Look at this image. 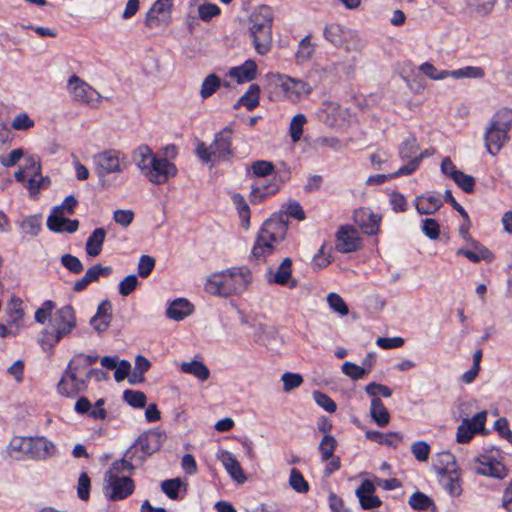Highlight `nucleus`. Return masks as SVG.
<instances>
[{"label":"nucleus","instance_id":"nucleus-4","mask_svg":"<svg viewBox=\"0 0 512 512\" xmlns=\"http://www.w3.org/2000/svg\"><path fill=\"white\" fill-rule=\"evenodd\" d=\"M273 20V11L267 5L255 8L249 16V35L260 55H266L272 48Z\"/></svg>","mask_w":512,"mask_h":512},{"label":"nucleus","instance_id":"nucleus-56","mask_svg":"<svg viewBox=\"0 0 512 512\" xmlns=\"http://www.w3.org/2000/svg\"><path fill=\"white\" fill-rule=\"evenodd\" d=\"M133 460H130L124 455V458L116 460L112 463L111 468L106 475H120L124 472H132L134 470Z\"/></svg>","mask_w":512,"mask_h":512},{"label":"nucleus","instance_id":"nucleus-38","mask_svg":"<svg viewBox=\"0 0 512 512\" xmlns=\"http://www.w3.org/2000/svg\"><path fill=\"white\" fill-rule=\"evenodd\" d=\"M260 87L258 84H251L248 90L239 98L237 104L234 106H244L248 111H252L259 105Z\"/></svg>","mask_w":512,"mask_h":512},{"label":"nucleus","instance_id":"nucleus-63","mask_svg":"<svg viewBox=\"0 0 512 512\" xmlns=\"http://www.w3.org/2000/svg\"><path fill=\"white\" fill-rule=\"evenodd\" d=\"M342 372L352 380L362 379L367 374L366 368L348 361L342 365Z\"/></svg>","mask_w":512,"mask_h":512},{"label":"nucleus","instance_id":"nucleus-42","mask_svg":"<svg viewBox=\"0 0 512 512\" xmlns=\"http://www.w3.org/2000/svg\"><path fill=\"white\" fill-rule=\"evenodd\" d=\"M332 260V247L324 242L318 252L313 256L311 265L314 270H322L326 268Z\"/></svg>","mask_w":512,"mask_h":512},{"label":"nucleus","instance_id":"nucleus-55","mask_svg":"<svg viewBox=\"0 0 512 512\" xmlns=\"http://www.w3.org/2000/svg\"><path fill=\"white\" fill-rule=\"evenodd\" d=\"M452 180L465 193H472L474 191L475 178L473 176L460 171L459 173L454 174V179Z\"/></svg>","mask_w":512,"mask_h":512},{"label":"nucleus","instance_id":"nucleus-20","mask_svg":"<svg viewBox=\"0 0 512 512\" xmlns=\"http://www.w3.org/2000/svg\"><path fill=\"white\" fill-rule=\"evenodd\" d=\"M284 181V179L273 177V179L266 184L252 185L249 201L252 204H259L263 202L268 197L276 194L280 190Z\"/></svg>","mask_w":512,"mask_h":512},{"label":"nucleus","instance_id":"nucleus-44","mask_svg":"<svg viewBox=\"0 0 512 512\" xmlns=\"http://www.w3.org/2000/svg\"><path fill=\"white\" fill-rule=\"evenodd\" d=\"M221 86V79L218 75L209 74L202 82L200 96L202 99L211 97Z\"/></svg>","mask_w":512,"mask_h":512},{"label":"nucleus","instance_id":"nucleus-62","mask_svg":"<svg viewBox=\"0 0 512 512\" xmlns=\"http://www.w3.org/2000/svg\"><path fill=\"white\" fill-rule=\"evenodd\" d=\"M252 172L257 177L271 175L274 171V164L266 160H257L251 165Z\"/></svg>","mask_w":512,"mask_h":512},{"label":"nucleus","instance_id":"nucleus-9","mask_svg":"<svg viewBox=\"0 0 512 512\" xmlns=\"http://www.w3.org/2000/svg\"><path fill=\"white\" fill-rule=\"evenodd\" d=\"M162 434L156 430L142 433L126 451V457L140 463L144 462L162 446Z\"/></svg>","mask_w":512,"mask_h":512},{"label":"nucleus","instance_id":"nucleus-58","mask_svg":"<svg viewBox=\"0 0 512 512\" xmlns=\"http://www.w3.org/2000/svg\"><path fill=\"white\" fill-rule=\"evenodd\" d=\"M199 18L204 22H209L212 18L220 15L221 9L214 3H204L198 7Z\"/></svg>","mask_w":512,"mask_h":512},{"label":"nucleus","instance_id":"nucleus-46","mask_svg":"<svg viewBox=\"0 0 512 512\" xmlns=\"http://www.w3.org/2000/svg\"><path fill=\"white\" fill-rule=\"evenodd\" d=\"M485 76V71L481 67L476 66H466L460 69H456L450 71L449 77L455 79L461 78H483Z\"/></svg>","mask_w":512,"mask_h":512},{"label":"nucleus","instance_id":"nucleus-50","mask_svg":"<svg viewBox=\"0 0 512 512\" xmlns=\"http://www.w3.org/2000/svg\"><path fill=\"white\" fill-rule=\"evenodd\" d=\"M56 304L52 300H46L42 305L34 312V320L38 323L44 324L47 320L52 319V312L55 309Z\"/></svg>","mask_w":512,"mask_h":512},{"label":"nucleus","instance_id":"nucleus-33","mask_svg":"<svg viewBox=\"0 0 512 512\" xmlns=\"http://www.w3.org/2000/svg\"><path fill=\"white\" fill-rule=\"evenodd\" d=\"M74 410L78 414H87L90 418L94 420H104L106 418L107 412L104 408H92L91 402L87 397H80L74 406Z\"/></svg>","mask_w":512,"mask_h":512},{"label":"nucleus","instance_id":"nucleus-29","mask_svg":"<svg viewBox=\"0 0 512 512\" xmlns=\"http://www.w3.org/2000/svg\"><path fill=\"white\" fill-rule=\"evenodd\" d=\"M156 155L148 145H140L133 152L132 159L137 168L144 175L149 166L156 159Z\"/></svg>","mask_w":512,"mask_h":512},{"label":"nucleus","instance_id":"nucleus-16","mask_svg":"<svg viewBox=\"0 0 512 512\" xmlns=\"http://www.w3.org/2000/svg\"><path fill=\"white\" fill-rule=\"evenodd\" d=\"M96 171L100 177L108 174L122 172L125 164L120 159V152L117 150H107L94 156Z\"/></svg>","mask_w":512,"mask_h":512},{"label":"nucleus","instance_id":"nucleus-26","mask_svg":"<svg viewBox=\"0 0 512 512\" xmlns=\"http://www.w3.org/2000/svg\"><path fill=\"white\" fill-rule=\"evenodd\" d=\"M112 320V306L108 300H103L97 308L96 314L91 319L95 330L103 332L107 330Z\"/></svg>","mask_w":512,"mask_h":512},{"label":"nucleus","instance_id":"nucleus-34","mask_svg":"<svg viewBox=\"0 0 512 512\" xmlns=\"http://www.w3.org/2000/svg\"><path fill=\"white\" fill-rule=\"evenodd\" d=\"M32 452V437L15 436L10 442V455L22 459Z\"/></svg>","mask_w":512,"mask_h":512},{"label":"nucleus","instance_id":"nucleus-27","mask_svg":"<svg viewBox=\"0 0 512 512\" xmlns=\"http://www.w3.org/2000/svg\"><path fill=\"white\" fill-rule=\"evenodd\" d=\"M365 437L377 444L397 448L403 441V435L399 432L383 433L377 430H367Z\"/></svg>","mask_w":512,"mask_h":512},{"label":"nucleus","instance_id":"nucleus-2","mask_svg":"<svg viewBox=\"0 0 512 512\" xmlns=\"http://www.w3.org/2000/svg\"><path fill=\"white\" fill-rule=\"evenodd\" d=\"M265 89L272 100L299 102L312 93V86L301 79L279 72H269L265 76Z\"/></svg>","mask_w":512,"mask_h":512},{"label":"nucleus","instance_id":"nucleus-15","mask_svg":"<svg viewBox=\"0 0 512 512\" xmlns=\"http://www.w3.org/2000/svg\"><path fill=\"white\" fill-rule=\"evenodd\" d=\"M486 420V411L475 414L471 419L464 418L457 428L456 441L462 444L470 442L475 434L484 430Z\"/></svg>","mask_w":512,"mask_h":512},{"label":"nucleus","instance_id":"nucleus-49","mask_svg":"<svg viewBox=\"0 0 512 512\" xmlns=\"http://www.w3.org/2000/svg\"><path fill=\"white\" fill-rule=\"evenodd\" d=\"M150 366L151 363L146 357L138 355L135 359V370L130 378V382L134 384L143 381L142 375L149 370Z\"/></svg>","mask_w":512,"mask_h":512},{"label":"nucleus","instance_id":"nucleus-18","mask_svg":"<svg viewBox=\"0 0 512 512\" xmlns=\"http://www.w3.org/2000/svg\"><path fill=\"white\" fill-rule=\"evenodd\" d=\"M292 266L291 258H284L275 272L272 269L269 270L267 282L269 284L287 286L290 289L296 288L298 281L292 277Z\"/></svg>","mask_w":512,"mask_h":512},{"label":"nucleus","instance_id":"nucleus-11","mask_svg":"<svg viewBox=\"0 0 512 512\" xmlns=\"http://www.w3.org/2000/svg\"><path fill=\"white\" fill-rule=\"evenodd\" d=\"M135 482L132 478L120 475H105L103 492L110 501H120L134 493Z\"/></svg>","mask_w":512,"mask_h":512},{"label":"nucleus","instance_id":"nucleus-17","mask_svg":"<svg viewBox=\"0 0 512 512\" xmlns=\"http://www.w3.org/2000/svg\"><path fill=\"white\" fill-rule=\"evenodd\" d=\"M353 220L366 235L373 236L380 232L382 215L374 213L369 208L360 207L356 209L353 213Z\"/></svg>","mask_w":512,"mask_h":512},{"label":"nucleus","instance_id":"nucleus-21","mask_svg":"<svg viewBox=\"0 0 512 512\" xmlns=\"http://www.w3.org/2000/svg\"><path fill=\"white\" fill-rule=\"evenodd\" d=\"M375 486L369 480H364L360 487L356 490V495L359 498L361 507L365 510L378 508L381 506L382 501L374 495Z\"/></svg>","mask_w":512,"mask_h":512},{"label":"nucleus","instance_id":"nucleus-51","mask_svg":"<svg viewBox=\"0 0 512 512\" xmlns=\"http://www.w3.org/2000/svg\"><path fill=\"white\" fill-rule=\"evenodd\" d=\"M289 483L298 493H306L309 490L308 482L305 480L302 473L296 468H293L290 472Z\"/></svg>","mask_w":512,"mask_h":512},{"label":"nucleus","instance_id":"nucleus-19","mask_svg":"<svg viewBox=\"0 0 512 512\" xmlns=\"http://www.w3.org/2000/svg\"><path fill=\"white\" fill-rule=\"evenodd\" d=\"M469 247H462L456 251V255L467 258L472 263L486 261L488 263L494 260V254L478 240L474 239L468 242Z\"/></svg>","mask_w":512,"mask_h":512},{"label":"nucleus","instance_id":"nucleus-61","mask_svg":"<svg viewBox=\"0 0 512 512\" xmlns=\"http://www.w3.org/2000/svg\"><path fill=\"white\" fill-rule=\"evenodd\" d=\"M77 205L78 200L73 195H69L65 197L60 206H57L53 209L52 214H59L64 216V214L66 213L68 215H72Z\"/></svg>","mask_w":512,"mask_h":512},{"label":"nucleus","instance_id":"nucleus-40","mask_svg":"<svg viewBox=\"0 0 512 512\" xmlns=\"http://www.w3.org/2000/svg\"><path fill=\"white\" fill-rule=\"evenodd\" d=\"M56 446L45 437H34V458L46 459L56 454Z\"/></svg>","mask_w":512,"mask_h":512},{"label":"nucleus","instance_id":"nucleus-3","mask_svg":"<svg viewBox=\"0 0 512 512\" xmlns=\"http://www.w3.org/2000/svg\"><path fill=\"white\" fill-rule=\"evenodd\" d=\"M287 230V221L281 217L267 219L257 233L250 258L257 262H265L266 258L274 252L275 245L285 238Z\"/></svg>","mask_w":512,"mask_h":512},{"label":"nucleus","instance_id":"nucleus-41","mask_svg":"<svg viewBox=\"0 0 512 512\" xmlns=\"http://www.w3.org/2000/svg\"><path fill=\"white\" fill-rule=\"evenodd\" d=\"M323 36L332 45L339 47L344 43L345 29L338 23H330L325 26Z\"/></svg>","mask_w":512,"mask_h":512},{"label":"nucleus","instance_id":"nucleus-43","mask_svg":"<svg viewBox=\"0 0 512 512\" xmlns=\"http://www.w3.org/2000/svg\"><path fill=\"white\" fill-rule=\"evenodd\" d=\"M440 483L451 496L461 494L460 479L456 473L444 470L440 477Z\"/></svg>","mask_w":512,"mask_h":512},{"label":"nucleus","instance_id":"nucleus-8","mask_svg":"<svg viewBox=\"0 0 512 512\" xmlns=\"http://www.w3.org/2000/svg\"><path fill=\"white\" fill-rule=\"evenodd\" d=\"M93 373V369L84 373L79 370V365L74 366V364L69 362L57 385L59 394L66 397H75L80 392L86 390L87 383Z\"/></svg>","mask_w":512,"mask_h":512},{"label":"nucleus","instance_id":"nucleus-28","mask_svg":"<svg viewBox=\"0 0 512 512\" xmlns=\"http://www.w3.org/2000/svg\"><path fill=\"white\" fill-rule=\"evenodd\" d=\"M194 311V306L185 298L175 299L167 308L166 315L168 318L181 321Z\"/></svg>","mask_w":512,"mask_h":512},{"label":"nucleus","instance_id":"nucleus-53","mask_svg":"<svg viewBox=\"0 0 512 512\" xmlns=\"http://www.w3.org/2000/svg\"><path fill=\"white\" fill-rule=\"evenodd\" d=\"M182 482L179 478L164 480L161 483V489L163 493L171 500H177L179 498V491Z\"/></svg>","mask_w":512,"mask_h":512},{"label":"nucleus","instance_id":"nucleus-1","mask_svg":"<svg viewBox=\"0 0 512 512\" xmlns=\"http://www.w3.org/2000/svg\"><path fill=\"white\" fill-rule=\"evenodd\" d=\"M252 282V272L246 266L232 267L211 274L205 283V291L214 296L239 295Z\"/></svg>","mask_w":512,"mask_h":512},{"label":"nucleus","instance_id":"nucleus-57","mask_svg":"<svg viewBox=\"0 0 512 512\" xmlns=\"http://www.w3.org/2000/svg\"><path fill=\"white\" fill-rule=\"evenodd\" d=\"M420 71L433 80H442L449 77L450 71L438 70L433 64L424 62L419 67Z\"/></svg>","mask_w":512,"mask_h":512},{"label":"nucleus","instance_id":"nucleus-32","mask_svg":"<svg viewBox=\"0 0 512 512\" xmlns=\"http://www.w3.org/2000/svg\"><path fill=\"white\" fill-rule=\"evenodd\" d=\"M370 416L379 426L385 427L390 422V413L381 399H371Z\"/></svg>","mask_w":512,"mask_h":512},{"label":"nucleus","instance_id":"nucleus-60","mask_svg":"<svg viewBox=\"0 0 512 512\" xmlns=\"http://www.w3.org/2000/svg\"><path fill=\"white\" fill-rule=\"evenodd\" d=\"M313 399L320 407L329 413H333L337 409V405L334 400L321 391H314Z\"/></svg>","mask_w":512,"mask_h":512},{"label":"nucleus","instance_id":"nucleus-64","mask_svg":"<svg viewBox=\"0 0 512 512\" xmlns=\"http://www.w3.org/2000/svg\"><path fill=\"white\" fill-rule=\"evenodd\" d=\"M62 265L71 273L79 274L83 271V264L78 257L71 254H64L61 257Z\"/></svg>","mask_w":512,"mask_h":512},{"label":"nucleus","instance_id":"nucleus-14","mask_svg":"<svg viewBox=\"0 0 512 512\" xmlns=\"http://www.w3.org/2000/svg\"><path fill=\"white\" fill-rule=\"evenodd\" d=\"M475 462L478 464L476 472L479 475H484L496 479H504L508 476V469L506 466L499 461L493 451L490 453L480 454Z\"/></svg>","mask_w":512,"mask_h":512},{"label":"nucleus","instance_id":"nucleus-47","mask_svg":"<svg viewBox=\"0 0 512 512\" xmlns=\"http://www.w3.org/2000/svg\"><path fill=\"white\" fill-rule=\"evenodd\" d=\"M307 119L304 114H297L295 115L289 126V134L293 142H298L303 134V127L306 123Z\"/></svg>","mask_w":512,"mask_h":512},{"label":"nucleus","instance_id":"nucleus-37","mask_svg":"<svg viewBox=\"0 0 512 512\" xmlns=\"http://www.w3.org/2000/svg\"><path fill=\"white\" fill-rule=\"evenodd\" d=\"M231 200L237 210L238 216L241 219L242 227L248 230L250 227L251 211L248 203L244 196L240 193H234L231 196Z\"/></svg>","mask_w":512,"mask_h":512},{"label":"nucleus","instance_id":"nucleus-13","mask_svg":"<svg viewBox=\"0 0 512 512\" xmlns=\"http://www.w3.org/2000/svg\"><path fill=\"white\" fill-rule=\"evenodd\" d=\"M178 169L176 165L165 157H156L149 166L144 176L149 182L161 185L166 183L170 178L177 175Z\"/></svg>","mask_w":512,"mask_h":512},{"label":"nucleus","instance_id":"nucleus-6","mask_svg":"<svg viewBox=\"0 0 512 512\" xmlns=\"http://www.w3.org/2000/svg\"><path fill=\"white\" fill-rule=\"evenodd\" d=\"M75 326V311L71 305H65L50 319V323L41 332L38 342L44 350H49L64 336L70 334Z\"/></svg>","mask_w":512,"mask_h":512},{"label":"nucleus","instance_id":"nucleus-52","mask_svg":"<svg viewBox=\"0 0 512 512\" xmlns=\"http://www.w3.org/2000/svg\"><path fill=\"white\" fill-rule=\"evenodd\" d=\"M123 399L134 408H144L146 405V395L142 391L125 390Z\"/></svg>","mask_w":512,"mask_h":512},{"label":"nucleus","instance_id":"nucleus-36","mask_svg":"<svg viewBox=\"0 0 512 512\" xmlns=\"http://www.w3.org/2000/svg\"><path fill=\"white\" fill-rule=\"evenodd\" d=\"M435 153L434 148H428L423 151L419 149L417 158H415L411 163H407L402 165L396 172L393 173L392 177H401L404 175L413 174L420 166L423 159L432 156Z\"/></svg>","mask_w":512,"mask_h":512},{"label":"nucleus","instance_id":"nucleus-35","mask_svg":"<svg viewBox=\"0 0 512 512\" xmlns=\"http://www.w3.org/2000/svg\"><path fill=\"white\" fill-rule=\"evenodd\" d=\"M419 151V144L414 135H410L405 138L398 148V155L401 160L407 161V163H411L415 158H417V154Z\"/></svg>","mask_w":512,"mask_h":512},{"label":"nucleus","instance_id":"nucleus-39","mask_svg":"<svg viewBox=\"0 0 512 512\" xmlns=\"http://www.w3.org/2000/svg\"><path fill=\"white\" fill-rule=\"evenodd\" d=\"M181 371L193 375L200 381H206L210 376L208 367L203 362L197 360L183 362L181 364Z\"/></svg>","mask_w":512,"mask_h":512},{"label":"nucleus","instance_id":"nucleus-22","mask_svg":"<svg viewBox=\"0 0 512 512\" xmlns=\"http://www.w3.org/2000/svg\"><path fill=\"white\" fill-rule=\"evenodd\" d=\"M47 227L55 233H75L79 228L77 219H69L59 214H51L47 219Z\"/></svg>","mask_w":512,"mask_h":512},{"label":"nucleus","instance_id":"nucleus-7","mask_svg":"<svg viewBox=\"0 0 512 512\" xmlns=\"http://www.w3.org/2000/svg\"><path fill=\"white\" fill-rule=\"evenodd\" d=\"M512 128V109L501 108L491 118L484 134L485 147L492 156H496L509 140Z\"/></svg>","mask_w":512,"mask_h":512},{"label":"nucleus","instance_id":"nucleus-23","mask_svg":"<svg viewBox=\"0 0 512 512\" xmlns=\"http://www.w3.org/2000/svg\"><path fill=\"white\" fill-rule=\"evenodd\" d=\"M218 459L221 461L222 465L232 479L241 484L247 480V477L244 474L239 461L231 452L221 451Z\"/></svg>","mask_w":512,"mask_h":512},{"label":"nucleus","instance_id":"nucleus-24","mask_svg":"<svg viewBox=\"0 0 512 512\" xmlns=\"http://www.w3.org/2000/svg\"><path fill=\"white\" fill-rule=\"evenodd\" d=\"M414 203L417 212L424 215L434 214L443 205L440 196L431 192L417 196Z\"/></svg>","mask_w":512,"mask_h":512},{"label":"nucleus","instance_id":"nucleus-5","mask_svg":"<svg viewBox=\"0 0 512 512\" xmlns=\"http://www.w3.org/2000/svg\"><path fill=\"white\" fill-rule=\"evenodd\" d=\"M195 154L203 163L231 161L235 156L232 127L225 126L222 130L215 133L214 139L209 146L205 142L199 141Z\"/></svg>","mask_w":512,"mask_h":512},{"label":"nucleus","instance_id":"nucleus-59","mask_svg":"<svg viewBox=\"0 0 512 512\" xmlns=\"http://www.w3.org/2000/svg\"><path fill=\"white\" fill-rule=\"evenodd\" d=\"M327 301L330 308L340 315L345 316L349 313L348 306L340 295L332 292L328 294Z\"/></svg>","mask_w":512,"mask_h":512},{"label":"nucleus","instance_id":"nucleus-45","mask_svg":"<svg viewBox=\"0 0 512 512\" xmlns=\"http://www.w3.org/2000/svg\"><path fill=\"white\" fill-rule=\"evenodd\" d=\"M337 445L335 437L332 435H324L318 446L321 460L323 462L328 461L332 456H334Z\"/></svg>","mask_w":512,"mask_h":512},{"label":"nucleus","instance_id":"nucleus-31","mask_svg":"<svg viewBox=\"0 0 512 512\" xmlns=\"http://www.w3.org/2000/svg\"><path fill=\"white\" fill-rule=\"evenodd\" d=\"M173 7V0H157L146 14L145 26L152 27L158 22L159 14H170Z\"/></svg>","mask_w":512,"mask_h":512},{"label":"nucleus","instance_id":"nucleus-10","mask_svg":"<svg viewBox=\"0 0 512 512\" xmlns=\"http://www.w3.org/2000/svg\"><path fill=\"white\" fill-rule=\"evenodd\" d=\"M67 90L73 100L81 105L96 108L102 100L101 94L77 75L68 79Z\"/></svg>","mask_w":512,"mask_h":512},{"label":"nucleus","instance_id":"nucleus-30","mask_svg":"<svg viewBox=\"0 0 512 512\" xmlns=\"http://www.w3.org/2000/svg\"><path fill=\"white\" fill-rule=\"evenodd\" d=\"M106 238L104 228H96L88 237L85 245L86 254L90 257H96L102 252L103 244Z\"/></svg>","mask_w":512,"mask_h":512},{"label":"nucleus","instance_id":"nucleus-48","mask_svg":"<svg viewBox=\"0 0 512 512\" xmlns=\"http://www.w3.org/2000/svg\"><path fill=\"white\" fill-rule=\"evenodd\" d=\"M365 392L371 399H380V396L389 398L393 393L390 387L376 382L367 384L365 386Z\"/></svg>","mask_w":512,"mask_h":512},{"label":"nucleus","instance_id":"nucleus-25","mask_svg":"<svg viewBox=\"0 0 512 512\" xmlns=\"http://www.w3.org/2000/svg\"><path fill=\"white\" fill-rule=\"evenodd\" d=\"M229 76L236 79L238 83H245L254 80L257 76V64L254 60L248 59L242 65L232 67Z\"/></svg>","mask_w":512,"mask_h":512},{"label":"nucleus","instance_id":"nucleus-54","mask_svg":"<svg viewBox=\"0 0 512 512\" xmlns=\"http://www.w3.org/2000/svg\"><path fill=\"white\" fill-rule=\"evenodd\" d=\"M421 231L431 240H436L440 236V225L433 218H425L422 220Z\"/></svg>","mask_w":512,"mask_h":512},{"label":"nucleus","instance_id":"nucleus-12","mask_svg":"<svg viewBox=\"0 0 512 512\" xmlns=\"http://www.w3.org/2000/svg\"><path fill=\"white\" fill-rule=\"evenodd\" d=\"M363 248V239L353 225H341L335 234V249L341 254L359 251Z\"/></svg>","mask_w":512,"mask_h":512}]
</instances>
